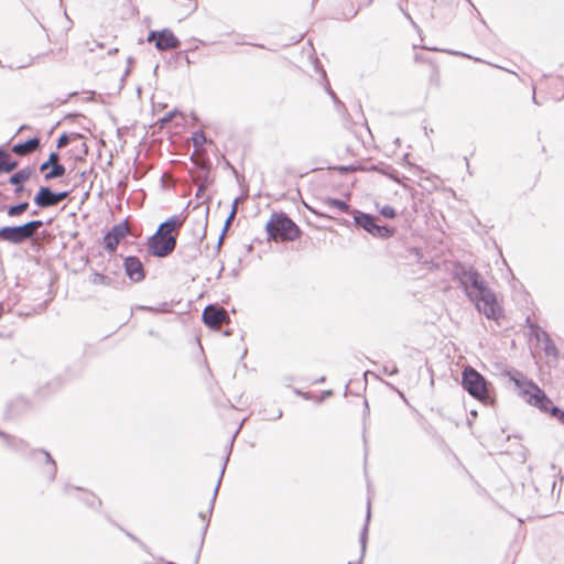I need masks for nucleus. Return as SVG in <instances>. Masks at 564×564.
<instances>
[{"label": "nucleus", "instance_id": "nucleus-1", "mask_svg": "<svg viewBox=\"0 0 564 564\" xmlns=\"http://www.w3.org/2000/svg\"><path fill=\"white\" fill-rule=\"evenodd\" d=\"M457 276L468 297L476 301L478 311L488 318L497 319L501 314V310L496 295L487 286L481 274L475 269L469 268L462 269Z\"/></svg>", "mask_w": 564, "mask_h": 564}, {"label": "nucleus", "instance_id": "nucleus-2", "mask_svg": "<svg viewBox=\"0 0 564 564\" xmlns=\"http://www.w3.org/2000/svg\"><path fill=\"white\" fill-rule=\"evenodd\" d=\"M185 221L182 215H173L159 225L156 231L148 238L147 250L155 258H165L176 248L177 235Z\"/></svg>", "mask_w": 564, "mask_h": 564}, {"label": "nucleus", "instance_id": "nucleus-3", "mask_svg": "<svg viewBox=\"0 0 564 564\" xmlns=\"http://www.w3.org/2000/svg\"><path fill=\"white\" fill-rule=\"evenodd\" d=\"M265 230L269 238L274 241H294L301 236L299 226L284 213L272 214Z\"/></svg>", "mask_w": 564, "mask_h": 564}, {"label": "nucleus", "instance_id": "nucleus-4", "mask_svg": "<svg viewBox=\"0 0 564 564\" xmlns=\"http://www.w3.org/2000/svg\"><path fill=\"white\" fill-rule=\"evenodd\" d=\"M41 219L29 220L22 225L3 226L0 228V240L11 245H22L25 241L34 240L37 230L43 227Z\"/></svg>", "mask_w": 564, "mask_h": 564}, {"label": "nucleus", "instance_id": "nucleus-5", "mask_svg": "<svg viewBox=\"0 0 564 564\" xmlns=\"http://www.w3.org/2000/svg\"><path fill=\"white\" fill-rule=\"evenodd\" d=\"M462 386L469 395L484 404L490 402L489 387L487 379L471 366L464 368L462 373Z\"/></svg>", "mask_w": 564, "mask_h": 564}, {"label": "nucleus", "instance_id": "nucleus-6", "mask_svg": "<svg viewBox=\"0 0 564 564\" xmlns=\"http://www.w3.org/2000/svg\"><path fill=\"white\" fill-rule=\"evenodd\" d=\"M354 221L355 225L359 228H362L365 231L369 232L373 237L377 238H390L394 235V229L387 225H378L377 218L367 213H362L360 210H354Z\"/></svg>", "mask_w": 564, "mask_h": 564}, {"label": "nucleus", "instance_id": "nucleus-7", "mask_svg": "<svg viewBox=\"0 0 564 564\" xmlns=\"http://www.w3.org/2000/svg\"><path fill=\"white\" fill-rule=\"evenodd\" d=\"M532 392L529 393L525 401L536 408H539L542 412H549L553 417L561 422V415L558 413L553 412L554 408H557L553 404L551 399L545 394V392L538 387V384H530Z\"/></svg>", "mask_w": 564, "mask_h": 564}, {"label": "nucleus", "instance_id": "nucleus-8", "mask_svg": "<svg viewBox=\"0 0 564 564\" xmlns=\"http://www.w3.org/2000/svg\"><path fill=\"white\" fill-rule=\"evenodd\" d=\"M148 42H154V46L159 51L177 48L181 44L180 40L169 29L151 31L148 35Z\"/></svg>", "mask_w": 564, "mask_h": 564}, {"label": "nucleus", "instance_id": "nucleus-9", "mask_svg": "<svg viewBox=\"0 0 564 564\" xmlns=\"http://www.w3.org/2000/svg\"><path fill=\"white\" fill-rule=\"evenodd\" d=\"M203 322L209 328L218 329L220 324L229 322V314L224 307L209 304L203 311Z\"/></svg>", "mask_w": 564, "mask_h": 564}, {"label": "nucleus", "instance_id": "nucleus-10", "mask_svg": "<svg viewBox=\"0 0 564 564\" xmlns=\"http://www.w3.org/2000/svg\"><path fill=\"white\" fill-rule=\"evenodd\" d=\"M129 234V228L127 220H123L117 225H115L105 236H104V248L107 252L113 253L116 252L118 245L120 241Z\"/></svg>", "mask_w": 564, "mask_h": 564}, {"label": "nucleus", "instance_id": "nucleus-11", "mask_svg": "<svg viewBox=\"0 0 564 564\" xmlns=\"http://www.w3.org/2000/svg\"><path fill=\"white\" fill-rule=\"evenodd\" d=\"M28 457L36 463L44 464L47 479L53 481L56 477L57 466L51 454L44 449H30Z\"/></svg>", "mask_w": 564, "mask_h": 564}, {"label": "nucleus", "instance_id": "nucleus-12", "mask_svg": "<svg viewBox=\"0 0 564 564\" xmlns=\"http://www.w3.org/2000/svg\"><path fill=\"white\" fill-rule=\"evenodd\" d=\"M124 272L132 282H140L145 278L143 263L135 256H128L123 260Z\"/></svg>", "mask_w": 564, "mask_h": 564}, {"label": "nucleus", "instance_id": "nucleus-13", "mask_svg": "<svg viewBox=\"0 0 564 564\" xmlns=\"http://www.w3.org/2000/svg\"><path fill=\"white\" fill-rule=\"evenodd\" d=\"M228 459H229V454L226 456L225 462L223 464V467H221V470H220V475H219L218 481L216 484V487H215L212 500L209 502V508H208L207 512H199V518L205 523L204 528H203V538L205 536V534L207 532V529H208V525H209V519H210V516H212L213 510H214L215 501H216V498H217V495H218V490H219V487H220V484H221V480H223V477H224V474H225V470H226V466H227Z\"/></svg>", "mask_w": 564, "mask_h": 564}, {"label": "nucleus", "instance_id": "nucleus-14", "mask_svg": "<svg viewBox=\"0 0 564 564\" xmlns=\"http://www.w3.org/2000/svg\"><path fill=\"white\" fill-rule=\"evenodd\" d=\"M33 203L39 209L55 207L54 191L50 186H40Z\"/></svg>", "mask_w": 564, "mask_h": 564}, {"label": "nucleus", "instance_id": "nucleus-15", "mask_svg": "<svg viewBox=\"0 0 564 564\" xmlns=\"http://www.w3.org/2000/svg\"><path fill=\"white\" fill-rule=\"evenodd\" d=\"M507 376L511 381L514 382L516 387L519 389L520 394L525 400L529 393L532 392L530 384L535 383L531 380H528L527 377L521 371L516 369L507 371Z\"/></svg>", "mask_w": 564, "mask_h": 564}, {"label": "nucleus", "instance_id": "nucleus-16", "mask_svg": "<svg viewBox=\"0 0 564 564\" xmlns=\"http://www.w3.org/2000/svg\"><path fill=\"white\" fill-rule=\"evenodd\" d=\"M206 227H207V223L205 224V226L203 228L202 235L197 237L196 241L188 243V245H183L180 247L178 253L184 257L186 263L192 262L199 254V242L206 236Z\"/></svg>", "mask_w": 564, "mask_h": 564}, {"label": "nucleus", "instance_id": "nucleus-17", "mask_svg": "<svg viewBox=\"0 0 564 564\" xmlns=\"http://www.w3.org/2000/svg\"><path fill=\"white\" fill-rule=\"evenodd\" d=\"M32 175V169L26 166L21 169L17 173L9 177V183L14 186L15 196H20L24 191V182L28 181Z\"/></svg>", "mask_w": 564, "mask_h": 564}, {"label": "nucleus", "instance_id": "nucleus-18", "mask_svg": "<svg viewBox=\"0 0 564 564\" xmlns=\"http://www.w3.org/2000/svg\"><path fill=\"white\" fill-rule=\"evenodd\" d=\"M41 147V140L37 137L30 138L24 142H19L12 147V152L19 156L35 152Z\"/></svg>", "mask_w": 564, "mask_h": 564}, {"label": "nucleus", "instance_id": "nucleus-19", "mask_svg": "<svg viewBox=\"0 0 564 564\" xmlns=\"http://www.w3.org/2000/svg\"><path fill=\"white\" fill-rule=\"evenodd\" d=\"M0 437L3 438L6 446L11 448L12 451H15L18 453H26L28 452V444L25 441L17 438L10 434H7L1 430H0Z\"/></svg>", "mask_w": 564, "mask_h": 564}, {"label": "nucleus", "instance_id": "nucleus-20", "mask_svg": "<svg viewBox=\"0 0 564 564\" xmlns=\"http://www.w3.org/2000/svg\"><path fill=\"white\" fill-rule=\"evenodd\" d=\"M552 85L555 87V90L549 91L547 98L554 101H560L564 97L563 75L552 78Z\"/></svg>", "mask_w": 564, "mask_h": 564}, {"label": "nucleus", "instance_id": "nucleus-21", "mask_svg": "<svg viewBox=\"0 0 564 564\" xmlns=\"http://www.w3.org/2000/svg\"><path fill=\"white\" fill-rule=\"evenodd\" d=\"M18 165V161L11 160L9 153L0 149V173H10L14 171Z\"/></svg>", "mask_w": 564, "mask_h": 564}, {"label": "nucleus", "instance_id": "nucleus-22", "mask_svg": "<svg viewBox=\"0 0 564 564\" xmlns=\"http://www.w3.org/2000/svg\"><path fill=\"white\" fill-rule=\"evenodd\" d=\"M369 170L379 172V173L390 177L395 183L401 184V178L399 176V172L395 169H393L391 165H382V166L372 165L369 167Z\"/></svg>", "mask_w": 564, "mask_h": 564}, {"label": "nucleus", "instance_id": "nucleus-23", "mask_svg": "<svg viewBox=\"0 0 564 564\" xmlns=\"http://www.w3.org/2000/svg\"><path fill=\"white\" fill-rule=\"evenodd\" d=\"M66 173V167L62 163H56L44 172V180L46 182L63 177Z\"/></svg>", "mask_w": 564, "mask_h": 564}, {"label": "nucleus", "instance_id": "nucleus-24", "mask_svg": "<svg viewBox=\"0 0 564 564\" xmlns=\"http://www.w3.org/2000/svg\"><path fill=\"white\" fill-rule=\"evenodd\" d=\"M370 517H371V512H370V501H368L367 514H366V522H365V525H364L362 531H361V533H360L361 557H364V556H365V553H366L367 536H368V527H369ZM360 561H362V558H360ZM360 563H361V562H359V564H360Z\"/></svg>", "mask_w": 564, "mask_h": 564}, {"label": "nucleus", "instance_id": "nucleus-25", "mask_svg": "<svg viewBox=\"0 0 564 564\" xmlns=\"http://www.w3.org/2000/svg\"><path fill=\"white\" fill-rule=\"evenodd\" d=\"M238 202H239V198H235L234 203H232V207H231V212L229 214V216L227 217L226 221H225V225H224V228H223V232L218 239V242H217V250L220 249L221 247V243H223V239L226 235V231L227 229L229 228V226L231 225L236 214H237V206H238Z\"/></svg>", "mask_w": 564, "mask_h": 564}, {"label": "nucleus", "instance_id": "nucleus-26", "mask_svg": "<svg viewBox=\"0 0 564 564\" xmlns=\"http://www.w3.org/2000/svg\"><path fill=\"white\" fill-rule=\"evenodd\" d=\"M29 202L24 200L15 205H10L7 207V215L9 217H18L24 214L29 209Z\"/></svg>", "mask_w": 564, "mask_h": 564}, {"label": "nucleus", "instance_id": "nucleus-27", "mask_svg": "<svg viewBox=\"0 0 564 564\" xmlns=\"http://www.w3.org/2000/svg\"><path fill=\"white\" fill-rule=\"evenodd\" d=\"M324 204H325V206H327L329 208H337L338 210H340L343 213L350 212V206L346 202H344L339 198L328 197L325 199Z\"/></svg>", "mask_w": 564, "mask_h": 564}, {"label": "nucleus", "instance_id": "nucleus-28", "mask_svg": "<svg viewBox=\"0 0 564 564\" xmlns=\"http://www.w3.org/2000/svg\"><path fill=\"white\" fill-rule=\"evenodd\" d=\"M59 163V154L57 152H51L48 159L40 165V172L44 173L54 164Z\"/></svg>", "mask_w": 564, "mask_h": 564}, {"label": "nucleus", "instance_id": "nucleus-29", "mask_svg": "<svg viewBox=\"0 0 564 564\" xmlns=\"http://www.w3.org/2000/svg\"><path fill=\"white\" fill-rule=\"evenodd\" d=\"M544 351L547 356L553 357H556L558 354L556 345L546 333H544Z\"/></svg>", "mask_w": 564, "mask_h": 564}, {"label": "nucleus", "instance_id": "nucleus-30", "mask_svg": "<svg viewBox=\"0 0 564 564\" xmlns=\"http://www.w3.org/2000/svg\"><path fill=\"white\" fill-rule=\"evenodd\" d=\"M80 500L89 508H96L101 506V500L91 492H85Z\"/></svg>", "mask_w": 564, "mask_h": 564}, {"label": "nucleus", "instance_id": "nucleus-31", "mask_svg": "<svg viewBox=\"0 0 564 564\" xmlns=\"http://www.w3.org/2000/svg\"><path fill=\"white\" fill-rule=\"evenodd\" d=\"M90 282L95 285H110L111 278L102 273L95 272L90 278Z\"/></svg>", "mask_w": 564, "mask_h": 564}, {"label": "nucleus", "instance_id": "nucleus-32", "mask_svg": "<svg viewBox=\"0 0 564 564\" xmlns=\"http://www.w3.org/2000/svg\"><path fill=\"white\" fill-rule=\"evenodd\" d=\"M193 145L200 149L207 141L205 133L202 130L195 131L192 135Z\"/></svg>", "mask_w": 564, "mask_h": 564}, {"label": "nucleus", "instance_id": "nucleus-33", "mask_svg": "<svg viewBox=\"0 0 564 564\" xmlns=\"http://www.w3.org/2000/svg\"><path fill=\"white\" fill-rule=\"evenodd\" d=\"M380 215H382L386 218L392 219L397 216L395 209L390 205H384L379 210Z\"/></svg>", "mask_w": 564, "mask_h": 564}, {"label": "nucleus", "instance_id": "nucleus-34", "mask_svg": "<svg viewBox=\"0 0 564 564\" xmlns=\"http://www.w3.org/2000/svg\"><path fill=\"white\" fill-rule=\"evenodd\" d=\"M68 196H69L68 191L54 192L55 205L57 206L62 200L66 199Z\"/></svg>", "mask_w": 564, "mask_h": 564}, {"label": "nucleus", "instance_id": "nucleus-35", "mask_svg": "<svg viewBox=\"0 0 564 564\" xmlns=\"http://www.w3.org/2000/svg\"><path fill=\"white\" fill-rule=\"evenodd\" d=\"M69 143V137L67 135V133H62L58 139H57V144L56 147L58 149L61 148H64L66 147L67 144Z\"/></svg>", "mask_w": 564, "mask_h": 564}, {"label": "nucleus", "instance_id": "nucleus-36", "mask_svg": "<svg viewBox=\"0 0 564 564\" xmlns=\"http://www.w3.org/2000/svg\"><path fill=\"white\" fill-rule=\"evenodd\" d=\"M206 188H207V186H206V184H204V183H203V184H200V185H198L197 191H196V195H195V196H196L197 198H204V197H205V194H206Z\"/></svg>", "mask_w": 564, "mask_h": 564}, {"label": "nucleus", "instance_id": "nucleus-37", "mask_svg": "<svg viewBox=\"0 0 564 564\" xmlns=\"http://www.w3.org/2000/svg\"><path fill=\"white\" fill-rule=\"evenodd\" d=\"M282 415H283L282 410L276 409V410L272 413V415H268V416L265 415V420H279V419H281V417H282Z\"/></svg>", "mask_w": 564, "mask_h": 564}, {"label": "nucleus", "instance_id": "nucleus-38", "mask_svg": "<svg viewBox=\"0 0 564 564\" xmlns=\"http://www.w3.org/2000/svg\"><path fill=\"white\" fill-rule=\"evenodd\" d=\"M175 113H176V110H173V111L167 112V113H166V115L161 119L162 124H165V123L170 122V121L173 119V117L175 116Z\"/></svg>", "mask_w": 564, "mask_h": 564}, {"label": "nucleus", "instance_id": "nucleus-39", "mask_svg": "<svg viewBox=\"0 0 564 564\" xmlns=\"http://www.w3.org/2000/svg\"><path fill=\"white\" fill-rule=\"evenodd\" d=\"M398 371L399 370L395 366H392L391 368H389L388 366L383 367V372L387 375H395V373H398Z\"/></svg>", "mask_w": 564, "mask_h": 564}, {"label": "nucleus", "instance_id": "nucleus-40", "mask_svg": "<svg viewBox=\"0 0 564 564\" xmlns=\"http://www.w3.org/2000/svg\"><path fill=\"white\" fill-rule=\"evenodd\" d=\"M532 100L535 105H541V102L536 98V87L535 86L532 87Z\"/></svg>", "mask_w": 564, "mask_h": 564}, {"label": "nucleus", "instance_id": "nucleus-41", "mask_svg": "<svg viewBox=\"0 0 564 564\" xmlns=\"http://www.w3.org/2000/svg\"><path fill=\"white\" fill-rule=\"evenodd\" d=\"M552 411L561 415V423L564 424V410H561L560 408H554Z\"/></svg>", "mask_w": 564, "mask_h": 564}, {"label": "nucleus", "instance_id": "nucleus-42", "mask_svg": "<svg viewBox=\"0 0 564 564\" xmlns=\"http://www.w3.org/2000/svg\"><path fill=\"white\" fill-rule=\"evenodd\" d=\"M327 91L332 96V98L335 100V102H339L335 93L329 87L327 88Z\"/></svg>", "mask_w": 564, "mask_h": 564}, {"label": "nucleus", "instance_id": "nucleus-43", "mask_svg": "<svg viewBox=\"0 0 564 564\" xmlns=\"http://www.w3.org/2000/svg\"><path fill=\"white\" fill-rule=\"evenodd\" d=\"M365 414H369V406L367 401H365Z\"/></svg>", "mask_w": 564, "mask_h": 564}, {"label": "nucleus", "instance_id": "nucleus-44", "mask_svg": "<svg viewBox=\"0 0 564 564\" xmlns=\"http://www.w3.org/2000/svg\"><path fill=\"white\" fill-rule=\"evenodd\" d=\"M127 535H128L131 540H133V541H138V539H137L134 535H132L131 533L127 532Z\"/></svg>", "mask_w": 564, "mask_h": 564}, {"label": "nucleus", "instance_id": "nucleus-45", "mask_svg": "<svg viewBox=\"0 0 564 564\" xmlns=\"http://www.w3.org/2000/svg\"><path fill=\"white\" fill-rule=\"evenodd\" d=\"M324 381H325V377H321L319 379H317V380L315 381V383H322V382H324Z\"/></svg>", "mask_w": 564, "mask_h": 564}, {"label": "nucleus", "instance_id": "nucleus-46", "mask_svg": "<svg viewBox=\"0 0 564 564\" xmlns=\"http://www.w3.org/2000/svg\"><path fill=\"white\" fill-rule=\"evenodd\" d=\"M69 488H70V486H69V485H65V486H64V494H68V489H69Z\"/></svg>", "mask_w": 564, "mask_h": 564}, {"label": "nucleus", "instance_id": "nucleus-47", "mask_svg": "<svg viewBox=\"0 0 564 564\" xmlns=\"http://www.w3.org/2000/svg\"><path fill=\"white\" fill-rule=\"evenodd\" d=\"M129 73H130V68L128 67V68L126 69V72H124L123 79L129 75Z\"/></svg>", "mask_w": 564, "mask_h": 564}, {"label": "nucleus", "instance_id": "nucleus-48", "mask_svg": "<svg viewBox=\"0 0 564 564\" xmlns=\"http://www.w3.org/2000/svg\"><path fill=\"white\" fill-rule=\"evenodd\" d=\"M37 214H39V209H34V210L31 212L32 216H36Z\"/></svg>", "mask_w": 564, "mask_h": 564}, {"label": "nucleus", "instance_id": "nucleus-49", "mask_svg": "<svg viewBox=\"0 0 564 564\" xmlns=\"http://www.w3.org/2000/svg\"><path fill=\"white\" fill-rule=\"evenodd\" d=\"M403 13L410 21H412L411 15L408 12L403 11Z\"/></svg>", "mask_w": 564, "mask_h": 564}, {"label": "nucleus", "instance_id": "nucleus-50", "mask_svg": "<svg viewBox=\"0 0 564 564\" xmlns=\"http://www.w3.org/2000/svg\"><path fill=\"white\" fill-rule=\"evenodd\" d=\"M477 15H478V18L480 19V21H481L482 23H485V20L481 18L480 12H478V11H477Z\"/></svg>", "mask_w": 564, "mask_h": 564}, {"label": "nucleus", "instance_id": "nucleus-51", "mask_svg": "<svg viewBox=\"0 0 564 564\" xmlns=\"http://www.w3.org/2000/svg\"><path fill=\"white\" fill-rule=\"evenodd\" d=\"M476 11L477 9L475 8V6L473 4V2L470 0H466Z\"/></svg>", "mask_w": 564, "mask_h": 564}, {"label": "nucleus", "instance_id": "nucleus-52", "mask_svg": "<svg viewBox=\"0 0 564 564\" xmlns=\"http://www.w3.org/2000/svg\"><path fill=\"white\" fill-rule=\"evenodd\" d=\"M476 11L477 9L475 8V6L473 4V2L470 0H466Z\"/></svg>", "mask_w": 564, "mask_h": 564}, {"label": "nucleus", "instance_id": "nucleus-53", "mask_svg": "<svg viewBox=\"0 0 564 564\" xmlns=\"http://www.w3.org/2000/svg\"><path fill=\"white\" fill-rule=\"evenodd\" d=\"M224 334H225V336H229V335H231V332L230 330H226Z\"/></svg>", "mask_w": 564, "mask_h": 564}, {"label": "nucleus", "instance_id": "nucleus-54", "mask_svg": "<svg viewBox=\"0 0 564 564\" xmlns=\"http://www.w3.org/2000/svg\"><path fill=\"white\" fill-rule=\"evenodd\" d=\"M265 415H267V416H268V415H272V413H271V412H268V414H267V413H265V411H264V412H263V417H264V419H265Z\"/></svg>", "mask_w": 564, "mask_h": 564}, {"label": "nucleus", "instance_id": "nucleus-55", "mask_svg": "<svg viewBox=\"0 0 564 564\" xmlns=\"http://www.w3.org/2000/svg\"><path fill=\"white\" fill-rule=\"evenodd\" d=\"M198 558H199V552L196 554V558H195V563L197 564L198 562Z\"/></svg>", "mask_w": 564, "mask_h": 564}, {"label": "nucleus", "instance_id": "nucleus-56", "mask_svg": "<svg viewBox=\"0 0 564 564\" xmlns=\"http://www.w3.org/2000/svg\"><path fill=\"white\" fill-rule=\"evenodd\" d=\"M115 52H118V48H115V50L109 51V54H112V53H115Z\"/></svg>", "mask_w": 564, "mask_h": 564}, {"label": "nucleus", "instance_id": "nucleus-57", "mask_svg": "<svg viewBox=\"0 0 564 564\" xmlns=\"http://www.w3.org/2000/svg\"><path fill=\"white\" fill-rule=\"evenodd\" d=\"M115 52H118V48H115V50L109 51V54H112V53H115Z\"/></svg>", "mask_w": 564, "mask_h": 564}, {"label": "nucleus", "instance_id": "nucleus-58", "mask_svg": "<svg viewBox=\"0 0 564 564\" xmlns=\"http://www.w3.org/2000/svg\"><path fill=\"white\" fill-rule=\"evenodd\" d=\"M115 52H118V48H115V50L109 51V54H112V53H115Z\"/></svg>", "mask_w": 564, "mask_h": 564}, {"label": "nucleus", "instance_id": "nucleus-59", "mask_svg": "<svg viewBox=\"0 0 564 564\" xmlns=\"http://www.w3.org/2000/svg\"><path fill=\"white\" fill-rule=\"evenodd\" d=\"M223 270H224V265H223V267H220V270H219L218 276H220V274H221Z\"/></svg>", "mask_w": 564, "mask_h": 564}, {"label": "nucleus", "instance_id": "nucleus-60", "mask_svg": "<svg viewBox=\"0 0 564 564\" xmlns=\"http://www.w3.org/2000/svg\"><path fill=\"white\" fill-rule=\"evenodd\" d=\"M132 61H133V58H132V57H128V63H129V64H131V63H132Z\"/></svg>", "mask_w": 564, "mask_h": 564}, {"label": "nucleus", "instance_id": "nucleus-61", "mask_svg": "<svg viewBox=\"0 0 564 564\" xmlns=\"http://www.w3.org/2000/svg\"><path fill=\"white\" fill-rule=\"evenodd\" d=\"M3 310V304H0V313L2 312Z\"/></svg>", "mask_w": 564, "mask_h": 564}]
</instances>
